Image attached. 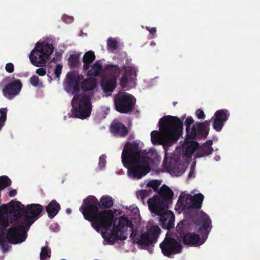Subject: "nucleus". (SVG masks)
Segmentation results:
<instances>
[{
  "label": "nucleus",
  "instance_id": "nucleus-53",
  "mask_svg": "<svg viewBox=\"0 0 260 260\" xmlns=\"http://www.w3.org/2000/svg\"><path fill=\"white\" fill-rule=\"evenodd\" d=\"M66 212L68 213V214H70L71 213V209H67L66 210Z\"/></svg>",
  "mask_w": 260,
  "mask_h": 260
},
{
  "label": "nucleus",
  "instance_id": "nucleus-38",
  "mask_svg": "<svg viewBox=\"0 0 260 260\" xmlns=\"http://www.w3.org/2000/svg\"><path fill=\"white\" fill-rule=\"evenodd\" d=\"M184 171L183 166L181 165L178 167H173L171 169V172L177 176H181Z\"/></svg>",
  "mask_w": 260,
  "mask_h": 260
},
{
  "label": "nucleus",
  "instance_id": "nucleus-21",
  "mask_svg": "<svg viewBox=\"0 0 260 260\" xmlns=\"http://www.w3.org/2000/svg\"><path fill=\"white\" fill-rule=\"evenodd\" d=\"M213 144L212 140H208L206 143L199 146L198 150L196 154V158L206 157L211 154L213 151V148L212 147Z\"/></svg>",
  "mask_w": 260,
  "mask_h": 260
},
{
  "label": "nucleus",
  "instance_id": "nucleus-40",
  "mask_svg": "<svg viewBox=\"0 0 260 260\" xmlns=\"http://www.w3.org/2000/svg\"><path fill=\"white\" fill-rule=\"evenodd\" d=\"M151 189H143L137 192V194L138 197H140L142 200H143L145 198L149 196L150 193H151Z\"/></svg>",
  "mask_w": 260,
  "mask_h": 260
},
{
  "label": "nucleus",
  "instance_id": "nucleus-48",
  "mask_svg": "<svg viewBox=\"0 0 260 260\" xmlns=\"http://www.w3.org/2000/svg\"><path fill=\"white\" fill-rule=\"evenodd\" d=\"M36 73L40 76H43L46 75V71L44 68H40L37 69Z\"/></svg>",
  "mask_w": 260,
  "mask_h": 260
},
{
  "label": "nucleus",
  "instance_id": "nucleus-49",
  "mask_svg": "<svg viewBox=\"0 0 260 260\" xmlns=\"http://www.w3.org/2000/svg\"><path fill=\"white\" fill-rule=\"evenodd\" d=\"M194 168L192 167V165H191L190 171L188 175V178H191V177H194Z\"/></svg>",
  "mask_w": 260,
  "mask_h": 260
},
{
  "label": "nucleus",
  "instance_id": "nucleus-32",
  "mask_svg": "<svg viewBox=\"0 0 260 260\" xmlns=\"http://www.w3.org/2000/svg\"><path fill=\"white\" fill-rule=\"evenodd\" d=\"M11 179L6 176L0 177V191L9 186L11 184Z\"/></svg>",
  "mask_w": 260,
  "mask_h": 260
},
{
  "label": "nucleus",
  "instance_id": "nucleus-12",
  "mask_svg": "<svg viewBox=\"0 0 260 260\" xmlns=\"http://www.w3.org/2000/svg\"><path fill=\"white\" fill-rule=\"evenodd\" d=\"M192 224H194L191 221L183 220L180 221L176 226V231L182 237L183 243L185 245H195L200 240V237L198 234L187 232L191 229L190 226Z\"/></svg>",
  "mask_w": 260,
  "mask_h": 260
},
{
  "label": "nucleus",
  "instance_id": "nucleus-15",
  "mask_svg": "<svg viewBox=\"0 0 260 260\" xmlns=\"http://www.w3.org/2000/svg\"><path fill=\"white\" fill-rule=\"evenodd\" d=\"M82 79L83 76L75 71L68 72L64 84V90L72 94L77 93L80 90V82Z\"/></svg>",
  "mask_w": 260,
  "mask_h": 260
},
{
  "label": "nucleus",
  "instance_id": "nucleus-34",
  "mask_svg": "<svg viewBox=\"0 0 260 260\" xmlns=\"http://www.w3.org/2000/svg\"><path fill=\"white\" fill-rule=\"evenodd\" d=\"M193 122H194V120L190 116L188 117L186 119V120L185 121V125L186 126V139H185L186 141H187V138L189 136V134H190V133L191 131L190 126H191V125L193 123Z\"/></svg>",
  "mask_w": 260,
  "mask_h": 260
},
{
  "label": "nucleus",
  "instance_id": "nucleus-4",
  "mask_svg": "<svg viewBox=\"0 0 260 260\" xmlns=\"http://www.w3.org/2000/svg\"><path fill=\"white\" fill-rule=\"evenodd\" d=\"M158 124L164 136L160 138L158 131H152L151 140L153 145L170 146L178 140L183 131V122L180 118L170 115L164 116L159 119Z\"/></svg>",
  "mask_w": 260,
  "mask_h": 260
},
{
  "label": "nucleus",
  "instance_id": "nucleus-13",
  "mask_svg": "<svg viewBox=\"0 0 260 260\" xmlns=\"http://www.w3.org/2000/svg\"><path fill=\"white\" fill-rule=\"evenodd\" d=\"M5 87L2 89L3 95L8 100H11L20 92L22 84L19 79L14 77H6L0 82V88Z\"/></svg>",
  "mask_w": 260,
  "mask_h": 260
},
{
  "label": "nucleus",
  "instance_id": "nucleus-8",
  "mask_svg": "<svg viewBox=\"0 0 260 260\" xmlns=\"http://www.w3.org/2000/svg\"><path fill=\"white\" fill-rule=\"evenodd\" d=\"M71 104L72 113L75 117L85 119L90 116L92 108L90 95L86 93H76Z\"/></svg>",
  "mask_w": 260,
  "mask_h": 260
},
{
  "label": "nucleus",
  "instance_id": "nucleus-20",
  "mask_svg": "<svg viewBox=\"0 0 260 260\" xmlns=\"http://www.w3.org/2000/svg\"><path fill=\"white\" fill-rule=\"evenodd\" d=\"M104 92L111 93L117 85V79L115 76H107L104 78L101 83Z\"/></svg>",
  "mask_w": 260,
  "mask_h": 260
},
{
  "label": "nucleus",
  "instance_id": "nucleus-41",
  "mask_svg": "<svg viewBox=\"0 0 260 260\" xmlns=\"http://www.w3.org/2000/svg\"><path fill=\"white\" fill-rule=\"evenodd\" d=\"M14 202L11 201L9 204H3L0 207V210L2 212L4 213H8L11 212V209L12 208Z\"/></svg>",
  "mask_w": 260,
  "mask_h": 260
},
{
  "label": "nucleus",
  "instance_id": "nucleus-30",
  "mask_svg": "<svg viewBox=\"0 0 260 260\" xmlns=\"http://www.w3.org/2000/svg\"><path fill=\"white\" fill-rule=\"evenodd\" d=\"M161 184V181L158 180H153L150 181L147 184V186L149 187H151L153 189V190L157 192L158 194H159V192L162 187L164 186H166V185H163L160 189H159V186H160ZM158 197H160V195L158 196Z\"/></svg>",
  "mask_w": 260,
  "mask_h": 260
},
{
  "label": "nucleus",
  "instance_id": "nucleus-18",
  "mask_svg": "<svg viewBox=\"0 0 260 260\" xmlns=\"http://www.w3.org/2000/svg\"><path fill=\"white\" fill-rule=\"evenodd\" d=\"M230 115V112L226 109H223L216 111L211 119L209 120L210 122L212 121L213 128L216 132H220L224 123L228 120Z\"/></svg>",
  "mask_w": 260,
  "mask_h": 260
},
{
  "label": "nucleus",
  "instance_id": "nucleus-22",
  "mask_svg": "<svg viewBox=\"0 0 260 260\" xmlns=\"http://www.w3.org/2000/svg\"><path fill=\"white\" fill-rule=\"evenodd\" d=\"M60 209V204L55 200H52L46 207V211L50 219L53 218Z\"/></svg>",
  "mask_w": 260,
  "mask_h": 260
},
{
  "label": "nucleus",
  "instance_id": "nucleus-16",
  "mask_svg": "<svg viewBox=\"0 0 260 260\" xmlns=\"http://www.w3.org/2000/svg\"><path fill=\"white\" fill-rule=\"evenodd\" d=\"M210 125V120H205L202 122H199L193 124L187 140L206 138L209 133Z\"/></svg>",
  "mask_w": 260,
  "mask_h": 260
},
{
  "label": "nucleus",
  "instance_id": "nucleus-2",
  "mask_svg": "<svg viewBox=\"0 0 260 260\" xmlns=\"http://www.w3.org/2000/svg\"><path fill=\"white\" fill-rule=\"evenodd\" d=\"M160 197L153 196L148 199L147 204L150 211L159 216V224L163 229L170 230L174 228L175 215L168 211L169 205L172 202L173 191L167 186H164L159 192Z\"/></svg>",
  "mask_w": 260,
  "mask_h": 260
},
{
  "label": "nucleus",
  "instance_id": "nucleus-33",
  "mask_svg": "<svg viewBox=\"0 0 260 260\" xmlns=\"http://www.w3.org/2000/svg\"><path fill=\"white\" fill-rule=\"evenodd\" d=\"M79 62V54H71L69 58V63L73 68L77 67Z\"/></svg>",
  "mask_w": 260,
  "mask_h": 260
},
{
  "label": "nucleus",
  "instance_id": "nucleus-54",
  "mask_svg": "<svg viewBox=\"0 0 260 260\" xmlns=\"http://www.w3.org/2000/svg\"><path fill=\"white\" fill-rule=\"evenodd\" d=\"M177 104V102H174L173 103V105H174V106H175Z\"/></svg>",
  "mask_w": 260,
  "mask_h": 260
},
{
  "label": "nucleus",
  "instance_id": "nucleus-47",
  "mask_svg": "<svg viewBox=\"0 0 260 260\" xmlns=\"http://www.w3.org/2000/svg\"><path fill=\"white\" fill-rule=\"evenodd\" d=\"M5 69L8 73H13L14 71V64L11 62L7 63L5 67Z\"/></svg>",
  "mask_w": 260,
  "mask_h": 260
},
{
  "label": "nucleus",
  "instance_id": "nucleus-9",
  "mask_svg": "<svg viewBox=\"0 0 260 260\" xmlns=\"http://www.w3.org/2000/svg\"><path fill=\"white\" fill-rule=\"evenodd\" d=\"M130 229L132 232L130 238L134 243L144 247H148L154 245L157 241L158 237L160 233V229L158 225H153L149 228L146 232L139 234L137 229Z\"/></svg>",
  "mask_w": 260,
  "mask_h": 260
},
{
  "label": "nucleus",
  "instance_id": "nucleus-45",
  "mask_svg": "<svg viewBox=\"0 0 260 260\" xmlns=\"http://www.w3.org/2000/svg\"><path fill=\"white\" fill-rule=\"evenodd\" d=\"M62 68V65L59 64L56 65L54 70V74L55 75V76L57 78L59 77L61 73Z\"/></svg>",
  "mask_w": 260,
  "mask_h": 260
},
{
  "label": "nucleus",
  "instance_id": "nucleus-14",
  "mask_svg": "<svg viewBox=\"0 0 260 260\" xmlns=\"http://www.w3.org/2000/svg\"><path fill=\"white\" fill-rule=\"evenodd\" d=\"M43 210V206L39 204H31L25 207V214L22 220L28 230L32 223L39 218Z\"/></svg>",
  "mask_w": 260,
  "mask_h": 260
},
{
  "label": "nucleus",
  "instance_id": "nucleus-7",
  "mask_svg": "<svg viewBox=\"0 0 260 260\" xmlns=\"http://www.w3.org/2000/svg\"><path fill=\"white\" fill-rule=\"evenodd\" d=\"M114 218L112 225L113 230L110 232L102 233V237L109 244H113L117 240H124L127 238L126 231L128 228L133 229L134 224L125 215L118 218V223L116 225Z\"/></svg>",
  "mask_w": 260,
  "mask_h": 260
},
{
  "label": "nucleus",
  "instance_id": "nucleus-37",
  "mask_svg": "<svg viewBox=\"0 0 260 260\" xmlns=\"http://www.w3.org/2000/svg\"><path fill=\"white\" fill-rule=\"evenodd\" d=\"M7 109L6 108H0V130L4 125L7 119Z\"/></svg>",
  "mask_w": 260,
  "mask_h": 260
},
{
  "label": "nucleus",
  "instance_id": "nucleus-24",
  "mask_svg": "<svg viewBox=\"0 0 260 260\" xmlns=\"http://www.w3.org/2000/svg\"><path fill=\"white\" fill-rule=\"evenodd\" d=\"M199 148V143L198 142L192 141L190 143L184 145L183 152L185 156H190Z\"/></svg>",
  "mask_w": 260,
  "mask_h": 260
},
{
  "label": "nucleus",
  "instance_id": "nucleus-52",
  "mask_svg": "<svg viewBox=\"0 0 260 260\" xmlns=\"http://www.w3.org/2000/svg\"><path fill=\"white\" fill-rule=\"evenodd\" d=\"M167 161V156H166L165 158H164V165L167 167V168H168L169 167V166H167V164H166V161Z\"/></svg>",
  "mask_w": 260,
  "mask_h": 260
},
{
  "label": "nucleus",
  "instance_id": "nucleus-10",
  "mask_svg": "<svg viewBox=\"0 0 260 260\" xmlns=\"http://www.w3.org/2000/svg\"><path fill=\"white\" fill-rule=\"evenodd\" d=\"M53 50L54 47L51 44L37 43L29 56L31 63L36 67L44 66L49 59Z\"/></svg>",
  "mask_w": 260,
  "mask_h": 260
},
{
  "label": "nucleus",
  "instance_id": "nucleus-17",
  "mask_svg": "<svg viewBox=\"0 0 260 260\" xmlns=\"http://www.w3.org/2000/svg\"><path fill=\"white\" fill-rule=\"evenodd\" d=\"M160 248L164 255L171 257L172 254L180 253L182 251V246L173 238H166L160 244Z\"/></svg>",
  "mask_w": 260,
  "mask_h": 260
},
{
  "label": "nucleus",
  "instance_id": "nucleus-31",
  "mask_svg": "<svg viewBox=\"0 0 260 260\" xmlns=\"http://www.w3.org/2000/svg\"><path fill=\"white\" fill-rule=\"evenodd\" d=\"M51 255V249L48 246L42 247L40 254V260H45L47 258H50Z\"/></svg>",
  "mask_w": 260,
  "mask_h": 260
},
{
  "label": "nucleus",
  "instance_id": "nucleus-1",
  "mask_svg": "<svg viewBox=\"0 0 260 260\" xmlns=\"http://www.w3.org/2000/svg\"><path fill=\"white\" fill-rule=\"evenodd\" d=\"M123 166L127 169L129 177L140 179L150 171L149 164L151 158L142 156L139 149V144L136 142H127L121 154Z\"/></svg>",
  "mask_w": 260,
  "mask_h": 260
},
{
  "label": "nucleus",
  "instance_id": "nucleus-51",
  "mask_svg": "<svg viewBox=\"0 0 260 260\" xmlns=\"http://www.w3.org/2000/svg\"><path fill=\"white\" fill-rule=\"evenodd\" d=\"M17 194V191L16 189H12L10 190L9 192V196L10 197H15Z\"/></svg>",
  "mask_w": 260,
  "mask_h": 260
},
{
  "label": "nucleus",
  "instance_id": "nucleus-46",
  "mask_svg": "<svg viewBox=\"0 0 260 260\" xmlns=\"http://www.w3.org/2000/svg\"><path fill=\"white\" fill-rule=\"evenodd\" d=\"M196 115L199 119H202L205 118L204 112L201 109H199L196 111Z\"/></svg>",
  "mask_w": 260,
  "mask_h": 260
},
{
  "label": "nucleus",
  "instance_id": "nucleus-23",
  "mask_svg": "<svg viewBox=\"0 0 260 260\" xmlns=\"http://www.w3.org/2000/svg\"><path fill=\"white\" fill-rule=\"evenodd\" d=\"M95 56L94 52L88 51L85 53L83 56V69L84 71H87L89 69L90 64L94 60Z\"/></svg>",
  "mask_w": 260,
  "mask_h": 260
},
{
  "label": "nucleus",
  "instance_id": "nucleus-6",
  "mask_svg": "<svg viewBox=\"0 0 260 260\" xmlns=\"http://www.w3.org/2000/svg\"><path fill=\"white\" fill-rule=\"evenodd\" d=\"M11 209V221L14 223L8 230L6 238L10 243L16 244L24 241L26 238L28 229L22 220L25 207L19 202H15Z\"/></svg>",
  "mask_w": 260,
  "mask_h": 260
},
{
  "label": "nucleus",
  "instance_id": "nucleus-11",
  "mask_svg": "<svg viewBox=\"0 0 260 260\" xmlns=\"http://www.w3.org/2000/svg\"><path fill=\"white\" fill-rule=\"evenodd\" d=\"M136 102L135 98L126 92H119L114 98L115 110L122 114H127L133 111Z\"/></svg>",
  "mask_w": 260,
  "mask_h": 260
},
{
  "label": "nucleus",
  "instance_id": "nucleus-5",
  "mask_svg": "<svg viewBox=\"0 0 260 260\" xmlns=\"http://www.w3.org/2000/svg\"><path fill=\"white\" fill-rule=\"evenodd\" d=\"M204 199V196L201 193L194 194L184 204L186 209L185 219L191 221L196 225L201 226L198 232L201 233L203 237L207 238L211 230V220L209 216L203 211L200 210Z\"/></svg>",
  "mask_w": 260,
  "mask_h": 260
},
{
  "label": "nucleus",
  "instance_id": "nucleus-43",
  "mask_svg": "<svg viewBox=\"0 0 260 260\" xmlns=\"http://www.w3.org/2000/svg\"><path fill=\"white\" fill-rule=\"evenodd\" d=\"M0 244L2 246L4 252L9 250L10 246L4 237H0Z\"/></svg>",
  "mask_w": 260,
  "mask_h": 260
},
{
  "label": "nucleus",
  "instance_id": "nucleus-35",
  "mask_svg": "<svg viewBox=\"0 0 260 260\" xmlns=\"http://www.w3.org/2000/svg\"><path fill=\"white\" fill-rule=\"evenodd\" d=\"M9 225L8 216L0 215V230H6Z\"/></svg>",
  "mask_w": 260,
  "mask_h": 260
},
{
  "label": "nucleus",
  "instance_id": "nucleus-3",
  "mask_svg": "<svg viewBox=\"0 0 260 260\" xmlns=\"http://www.w3.org/2000/svg\"><path fill=\"white\" fill-rule=\"evenodd\" d=\"M99 204L98 199L93 196H89L83 200V204L80 208L84 218L91 222L92 227L99 231L102 228L106 231L112 225L114 218L112 210L99 211Z\"/></svg>",
  "mask_w": 260,
  "mask_h": 260
},
{
  "label": "nucleus",
  "instance_id": "nucleus-42",
  "mask_svg": "<svg viewBox=\"0 0 260 260\" xmlns=\"http://www.w3.org/2000/svg\"><path fill=\"white\" fill-rule=\"evenodd\" d=\"M129 81H130L129 78L127 77L126 75L123 74L120 79V86L123 88H125L127 86Z\"/></svg>",
  "mask_w": 260,
  "mask_h": 260
},
{
  "label": "nucleus",
  "instance_id": "nucleus-19",
  "mask_svg": "<svg viewBox=\"0 0 260 260\" xmlns=\"http://www.w3.org/2000/svg\"><path fill=\"white\" fill-rule=\"evenodd\" d=\"M110 131L115 136L125 137L128 134L127 128L121 122L114 120L110 125Z\"/></svg>",
  "mask_w": 260,
  "mask_h": 260
},
{
  "label": "nucleus",
  "instance_id": "nucleus-29",
  "mask_svg": "<svg viewBox=\"0 0 260 260\" xmlns=\"http://www.w3.org/2000/svg\"><path fill=\"white\" fill-rule=\"evenodd\" d=\"M105 70L107 72H110L112 75L110 76L116 77V79L119 74L121 72V70L118 65L107 64L105 67Z\"/></svg>",
  "mask_w": 260,
  "mask_h": 260
},
{
  "label": "nucleus",
  "instance_id": "nucleus-55",
  "mask_svg": "<svg viewBox=\"0 0 260 260\" xmlns=\"http://www.w3.org/2000/svg\"><path fill=\"white\" fill-rule=\"evenodd\" d=\"M56 55L58 56H60V54H58V53H56Z\"/></svg>",
  "mask_w": 260,
  "mask_h": 260
},
{
  "label": "nucleus",
  "instance_id": "nucleus-28",
  "mask_svg": "<svg viewBox=\"0 0 260 260\" xmlns=\"http://www.w3.org/2000/svg\"><path fill=\"white\" fill-rule=\"evenodd\" d=\"M81 86L84 91H91L95 88L96 82L94 79H86L81 82Z\"/></svg>",
  "mask_w": 260,
  "mask_h": 260
},
{
  "label": "nucleus",
  "instance_id": "nucleus-39",
  "mask_svg": "<svg viewBox=\"0 0 260 260\" xmlns=\"http://www.w3.org/2000/svg\"><path fill=\"white\" fill-rule=\"evenodd\" d=\"M30 84L34 87H42L43 83L40 80L37 76L34 75L30 77L29 80Z\"/></svg>",
  "mask_w": 260,
  "mask_h": 260
},
{
  "label": "nucleus",
  "instance_id": "nucleus-26",
  "mask_svg": "<svg viewBox=\"0 0 260 260\" xmlns=\"http://www.w3.org/2000/svg\"><path fill=\"white\" fill-rule=\"evenodd\" d=\"M99 207L103 209L110 208L114 204L112 198L109 196H103L99 201Z\"/></svg>",
  "mask_w": 260,
  "mask_h": 260
},
{
  "label": "nucleus",
  "instance_id": "nucleus-27",
  "mask_svg": "<svg viewBox=\"0 0 260 260\" xmlns=\"http://www.w3.org/2000/svg\"><path fill=\"white\" fill-rule=\"evenodd\" d=\"M122 70L124 71V74L126 75L129 79V81L131 82H135L136 80L137 77V70L135 67L131 66H126L123 65L122 67Z\"/></svg>",
  "mask_w": 260,
  "mask_h": 260
},
{
  "label": "nucleus",
  "instance_id": "nucleus-25",
  "mask_svg": "<svg viewBox=\"0 0 260 260\" xmlns=\"http://www.w3.org/2000/svg\"><path fill=\"white\" fill-rule=\"evenodd\" d=\"M103 70V66L100 60L96 61L91 67V69L88 70L87 75L92 77L99 76Z\"/></svg>",
  "mask_w": 260,
  "mask_h": 260
},
{
  "label": "nucleus",
  "instance_id": "nucleus-36",
  "mask_svg": "<svg viewBox=\"0 0 260 260\" xmlns=\"http://www.w3.org/2000/svg\"><path fill=\"white\" fill-rule=\"evenodd\" d=\"M107 49L109 50L114 51L118 48L117 41L112 38H110L107 40Z\"/></svg>",
  "mask_w": 260,
  "mask_h": 260
},
{
  "label": "nucleus",
  "instance_id": "nucleus-50",
  "mask_svg": "<svg viewBox=\"0 0 260 260\" xmlns=\"http://www.w3.org/2000/svg\"><path fill=\"white\" fill-rule=\"evenodd\" d=\"M147 30H149V32L151 35L154 34L156 31V29L155 27H151L149 28V27H146Z\"/></svg>",
  "mask_w": 260,
  "mask_h": 260
},
{
  "label": "nucleus",
  "instance_id": "nucleus-44",
  "mask_svg": "<svg viewBox=\"0 0 260 260\" xmlns=\"http://www.w3.org/2000/svg\"><path fill=\"white\" fill-rule=\"evenodd\" d=\"M106 156L104 154H102L99 157V167L100 169H102L105 167L106 163Z\"/></svg>",
  "mask_w": 260,
  "mask_h": 260
}]
</instances>
